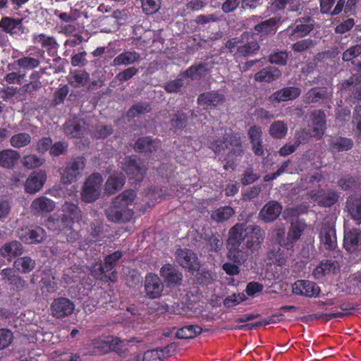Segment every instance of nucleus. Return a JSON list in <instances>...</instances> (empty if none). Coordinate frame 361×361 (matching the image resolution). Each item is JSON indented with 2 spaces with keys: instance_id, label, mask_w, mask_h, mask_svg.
I'll list each match as a JSON object with an SVG mask.
<instances>
[{
  "instance_id": "aec40b11",
  "label": "nucleus",
  "mask_w": 361,
  "mask_h": 361,
  "mask_svg": "<svg viewBox=\"0 0 361 361\" xmlns=\"http://www.w3.org/2000/svg\"><path fill=\"white\" fill-rule=\"evenodd\" d=\"M320 291L319 287L313 281L298 280L293 285V293L305 297H317Z\"/></svg>"
},
{
  "instance_id": "774afa93",
  "label": "nucleus",
  "mask_w": 361,
  "mask_h": 361,
  "mask_svg": "<svg viewBox=\"0 0 361 361\" xmlns=\"http://www.w3.org/2000/svg\"><path fill=\"white\" fill-rule=\"evenodd\" d=\"M142 8L147 15L154 14L160 8L159 0H140Z\"/></svg>"
},
{
  "instance_id": "c85d7f7f",
  "label": "nucleus",
  "mask_w": 361,
  "mask_h": 361,
  "mask_svg": "<svg viewBox=\"0 0 361 361\" xmlns=\"http://www.w3.org/2000/svg\"><path fill=\"white\" fill-rule=\"evenodd\" d=\"M30 207L35 214L49 213L54 209L55 202L45 196H41L32 202Z\"/></svg>"
},
{
  "instance_id": "e433bc0d",
  "label": "nucleus",
  "mask_w": 361,
  "mask_h": 361,
  "mask_svg": "<svg viewBox=\"0 0 361 361\" xmlns=\"http://www.w3.org/2000/svg\"><path fill=\"white\" fill-rule=\"evenodd\" d=\"M109 352H114L123 358L127 357L128 354L126 341L117 336L109 337Z\"/></svg>"
},
{
  "instance_id": "bb28decb",
  "label": "nucleus",
  "mask_w": 361,
  "mask_h": 361,
  "mask_svg": "<svg viewBox=\"0 0 361 361\" xmlns=\"http://www.w3.org/2000/svg\"><path fill=\"white\" fill-rule=\"evenodd\" d=\"M281 76V71L275 66H267L255 73V80L259 82L270 83L277 80Z\"/></svg>"
},
{
  "instance_id": "b1692460",
  "label": "nucleus",
  "mask_w": 361,
  "mask_h": 361,
  "mask_svg": "<svg viewBox=\"0 0 361 361\" xmlns=\"http://www.w3.org/2000/svg\"><path fill=\"white\" fill-rule=\"evenodd\" d=\"M24 252L22 243L18 240H11L0 248V255L11 262L13 258L20 256Z\"/></svg>"
},
{
  "instance_id": "f3484780",
  "label": "nucleus",
  "mask_w": 361,
  "mask_h": 361,
  "mask_svg": "<svg viewBox=\"0 0 361 361\" xmlns=\"http://www.w3.org/2000/svg\"><path fill=\"white\" fill-rule=\"evenodd\" d=\"M47 180V174L44 171H32L24 184L25 191L29 194H36L42 188Z\"/></svg>"
},
{
  "instance_id": "20e7f679",
  "label": "nucleus",
  "mask_w": 361,
  "mask_h": 361,
  "mask_svg": "<svg viewBox=\"0 0 361 361\" xmlns=\"http://www.w3.org/2000/svg\"><path fill=\"white\" fill-rule=\"evenodd\" d=\"M86 159L83 157H76L66 164L64 169H61V180L63 184L75 182L82 176L85 167Z\"/></svg>"
},
{
  "instance_id": "dca6fc26",
  "label": "nucleus",
  "mask_w": 361,
  "mask_h": 361,
  "mask_svg": "<svg viewBox=\"0 0 361 361\" xmlns=\"http://www.w3.org/2000/svg\"><path fill=\"white\" fill-rule=\"evenodd\" d=\"M282 209L283 207L278 201H269L260 209L259 218L264 223H272L279 217Z\"/></svg>"
},
{
  "instance_id": "f257e3e1",
  "label": "nucleus",
  "mask_w": 361,
  "mask_h": 361,
  "mask_svg": "<svg viewBox=\"0 0 361 361\" xmlns=\"http://www.w3.org/2000/svg\"><path fill=\"white\" fill-rule=\"evenodd\" d=\"M209 148L215 154H221L229 149L224 157L226 164L224 168L226 170L234 169L238 157H241L244 154L241 137L237 133L225 132L222 136L213 137L209 143Z\"/></svg>"
},
{
  "instance_id": "680f3d73",
  "label": "nucleus",
  "mask_w": 361,
  "mask_h": 361,
  "mask_svg": "<svg viewBox=\"0 0 361 361\" xmlns=\"http://www.w3.org/2000/svg\"><path fill=\"white\" fill-rule=\"evenodd\" d=\"M260 175L255 173L253 167L249 166L243 171L241 183L244 185H250L259 179Z\"/></svg>"
},
{
  "instance_id": "6e6552de",
  "label": "nucleus",
  "mask_w": 361,
  "mask_h": 361,
  "mask_svg": "<svg viewBox=\"0 0 361 361\" xmlns=\"http://www.w3.org/2000/svg\"><path fill=\"white\" fill-rule=\"evenodd\" d=\"M310 199L319 207H330L334 205L340 197L339 192L333 190H312L307 194Z\"/></svg>"
},
{
  "instance_id": "0eeeda50",
  "label": "nucleus",
  "mask_w": 361,
  "mask_h": 361,
  "mask_svg": "<svg viewBox=\"0 0 361 361\" xmlns=\"http://www.w3.org/2000/svg\"><path fill=\"white\" fill-rule=\"evenodd\" d=\"M121 168L130 178L138 182L143 179L147 170L144 161L134 155L126 157Z\"/></svg>"
},
{
  "instance_id": "2eb2a0df",
  "label": "nucleus",
  "mask_w": 361,
  "mask_h": 361,
  "mask_svg": "<svg viewBox=\"0 0 361 361\" xmlns=\"http://www.w3.org/2000/svg\"><path fill=\"white\" fill-rule=\"evenodd\" d=\"M265 231L257 225H249L246 241L243 244L247 250H258L263 243Z\"/></svg>"
},
{
  "instance_id": "4c0bfd02",
  "label": "nucleus",
  "mask_w": 361,
  "mask_h": 361,
  "mask_svg": "<svg viewBox=\"0 0 361 361\" xmlns=\"http://www.w3.org/2000/svg\"><path fill=\"white\" fill-rule=\"evenodd\" d=\"M67 80L71 86L78 88L87 84L90 80V75L84 70H75L69 73Z\"/></svg>"
},
{
  "instance_id": "412c9836",
  "label": "nucleus",
  "mask_w": 361,
  "mask_h": 361,
  "mask_svg": "<svg viewBox=\"0 0 361 361\" xmlns=\"http://www.w3.org/2000/svg\"><path fill=\"white\" fill-rule=\"evenodd\" d=\"M225 97L218 91H208L200 94L197 99L199 105L206 106L207 109L216 108L224 103Z\"/></svg>"
},
{
  "instance_id": "a18cd8bd",
  "label": "nucleus",
  "mask_w": 361,
  "mask_h": 361,
  "mask_svg": "<svg viewBox=\"0 0 361 361\" xmlns=\"http://www.w3.org/2000/svg\"><path fill=\"white\" fill-rule=\"evenodd\" d=\"M323 179L324 176L320 172L308 173L300 178L298 185L302 189L306 190L315 187L317 183L321 182Z\"/></svg>"
},
{
  "instance_id": "79ce46f5",
  "label": "nucleus",
  "mask_w": 361,
  "mask_h": 361,
  "mask_svg": "<svg viewBox=\"0 0 361 361\" xmlns=\"http://www.w3.org/2000/svg\"><path fill=\"white\" fill-rule=\"evenodd\" d=\"M125 183V178L121 174L110 176L105 183V191L109 195L121 190Z\"/></svg>"
},
{
  "instance_id": "4be33fe9",
  "label": "nucleus",
  "mask_w": 361,
  "mask_h": 361,
  "mask_svg": "<svg viewBox=\"0 0 361 361\" xmlns=\"http://www.w3.org/2000/svg\"><path fill=\"white\" fill-rule=\"evenodd\" d=\"M280 23L281 18L272 17L255 25L254 30L261 37L273 36L276 34Z\"/></svg>"
},
{
  "instance_id": "3c124183",
  "label": "nucleus",
  "mask_w": 361,
  "mask_h": 361,
  "mask_svg": "<svg viewBox=\"0 0 361 361\" xmlns=\"http://www.w3.org/2000/svg\"><path fill=\"white\" fill-rule=\"evenodd\" d=\"M188 117L186 114L178 112L173 115L171 119V130L174 133L182 130L188 125Z\"/></svg>"
},
{
  "instance_id": "de8ad7c7",
  "label": "nucleus",
  "mask_w": 361,
  "mask_h": 361,
  "mask_svg": "<svg viewBox=\"0 0 361 361\" xmlns=\"http://www.w3.org/2000/svg\"><path fill=\"white\" fill-rule=\"evenodd\" d=\"M202 329L198 325H187L176 331V337L180 339L192 338L200 334Z\"/></svg>"
},
{
  "instance_id": "9b49d317",
  "label": "nucleus",
  "mask_w": 361,
  "mask_h": 361,
  "mask_svg": "<svg viewBox=\"0 0 361 361\" xmlns=\"http://www.w3.org/2000/svg\"><path fill=\"white\" fill-rule=\"evenodd\" d=\"M164 286L161 279L155 274L146 275L144 283L145 295L149 299H157L161 296Z\"/></svg>"
},
{
  "instance_id": "8fccbe9b",
  "label": "nucleus",
  "mask_w": 361,
  "mask_h": 361,
  "mask_svg": "<svg viewBox=\"0 0 361 361\" xmlns=\"http://www.w3.org/2000/svg\"><path fill=\"white\" fill-rule=\"evenodd\" d=\"M288 132L286 123L281 121H274L271 124L269 129V135L274 139L283 138Z\"/></svg>"
},
{
  "instance_id": "69168bd1",
  "label": "nucleus",
  "mask_w": 361,
  "mask_h": 361,
  "mask_svg": "<svg viewBox=\"0 0 361 361\" xmlns=\"http://www.w3.org/2000/svg\"><path fill=\"white\" fill-rule=\"evenodd\" d=\"M92 352L95 354L104 355L109 353V337L107 340L94 339L92 341Z\"/></svg>"
},
{
  "instance_id": "a19ab883",
  "label": "nucleus",
  "mask_w": 361,
  "mask_h": 361,
  "mask_svg": "<svg viewBox=\"0 0 361 361\" xmlns=\"http://www.w3.org/2000/svg\"><path fill=\"white\" fill-rule=\"evenodd\" d=\"M328 97L327 90L325 87H313L304 96L305 104L317 103Z\"/></svg>"
},
{
  "instance_id": "f03ea898",
  "label": "nucleus",
  "mask_w": 361,
  "mask_h": 361,
  "mask_svg": "<svg viewBox=\"0 0 361 361\" xmlns=\"http://www.w3.org/2000/svg\"><path fill=\"white\" fill-rule=\"evenodd\" d=\"M136 197L133 190H126L113 198L111 204L104 210L106 219L114 223H123L130 221L133 210L128 208Z\"/></svg>"
},
{
  "instance_id": "6ab92c4d",
  "label": "nucleus",
  "mask_w": 361,
  "mask_h": 361,
  "mask_svg": "<svg viewBox=\"0 0 361 361\" xmlns=\"http://www.w3.org/2000/svg\"><path fill=\"white\" fill-rule=\"evenodd\" d=\"M249 225L245 223H238L231 227L228 231V244L232 246H242L246 241Z\"/></svg>"
},
{
  "instance_id": "052dcab7",
  "label": "nucleus",
  "mask_w": 361,
  "mask_h": 361,
  "mask_svg": "<svg viewBox=\"0 0 361 361\" xmlns=\"http://www.w3.org/2000/svg\"><path fill=\"white\" fill-rule=\"evenodd\" d=\"M316 45V42L307 38L299 40L291 45V49L294 52L301 53L307 51Z\"/></svg>"
},
{
  "instance_id": "7c9ffc66",
  "label": "nucleus",
  "mask_w": 361,
  "mask_h": 361,
  "mask_svg": "<svg viewBox=\"0 0 361 361\" xmlns=\"http://www.w3.org/2000/svg\"><path fill=\"white\" fill-rule=\"evenodd\" d=\"M346 209L353 219L361 224V196H350L347 199Z\"/></svg>"
},
{
  "instance_id": "4d7b16f0",
  "label": "nucleus",
  "mask_w": 361,
  "mask_h": 361,
  "mask_svg": "<svg viewBox=\"0 0 361 361\" xmlns=\"http://www.w3.org/2000/svg\"><path fill=\"white\" fill-rule=\"evenodd\" d=\"M44 159L36 154H27L23 157L22 165L27 169H33L43 165Z\"/></svg>"
},
{
  "instance_id": "6e6d98bb",
  "label": "nucleus",
  "mask_w": 361,
  "mask_h": 361,
  "mask_svg": "<svg viewBox=\"0 0 361 361\" xmlns=\"http://www.w3.org/2000/svg\"><path fill=\"white\" fill-rule=\"evenodd\" d=\"M259 49V44L257 40L247 42L245 44L239 46L237 53L240 56L246 57L256 54Z\"/></svg>"
},
{
  "instance_id": "1a4fd4ad",
  "label": "nucleus",
  "mask_w": 361,
  "mask_h": 361,
  "mask_svg": "<svg viewBox=\"0 0 361 361\" xmlns=\"http://www.w3.org/2000/svg\"><path fill=\"white\" fill-rule=\"evenodd\" d=\"M160 276L167 287L180 286L183 283V275L177 266L167 263L160 269Z\"/></svg>"
},
{
  "instance_id": "423d86ee",
  "label": "nucleus",
  "mask_w": 361,
  "mask_h": 361,
  "mask_svg": "<svg viewBox=\"0 0 361 361\" xmlns=\"http://www.w3.org/2000/svg\"><path fill=\"white\" fill-rule=\"evenodd\" d=\"M102 181V176L98 173L89 176L82 188V201L90 203L97 200L101 194Z\"/></svg>"
},
{
  "instance_id": "0e129e2a",
  "label": "nucleus",
  "mask_w": 361,
  "mask_h": 361,
  "mask_svg": "<svg viewBox=\"0 0 361 361\" xmlns=\"http://www.w3.org/2000/svg\"><path fill=\"white\" fill-rule=\"evenodd\" d=\"M288 59V53L286 51H276L269 56V61L272 64L285 66Z\"/></svg>"
},
{
  "instance_id": "5fc2aeb1",
  "label": "nucleus",
  "mask_w": 361,
  "mask_h": 361,
  "mask_svg": "<svg viewBox=\"0 0 361 361\" xmlns=\"http://www.w3.org/2000/svg\"><path fill=\"white\" fill-rule=\"evenodd\" d=\"M138 73V68L135 66L128 67L116 74L115 78L111 82V84L116 83L118 82L119 85L130 80L133 77L137 75Z\"/></svg>"
},
{
  "instance_id": "37998d69",
  "label": "nucleus",
  "mask_w": 361,
  "mask_h": 361,
  "mask_svg": "<svg viewBox=\"0 0 361 361\" xmlns=\"http://www.w3.org/2000/svg\"><path fill=\"white\" fill-rule=\"evenodd\" d=\"M32 141L31 135L25 132H20L12 135L9 143L15 149H20L28 146Z\"/></svg>"
},
{
  "instance_id": "39448f33",
  "label": "nucleus",
  "mask_w": 361,
  "mask_h": 361,
  "mask_svg": "<svg viewBox=\"0 0 361 361\" xmlns=\"http://www.w3.org/2000/svg\"><path fill=\"white\" fill-rule=\"evenodd\" d=\"M321 245L326 250H334L337 247L335 229V218L332 216L325 218L319 233Z\"/></svg>"
},
{
  "instance_id": "c9c22d12",
  "label": "nucleus",
  "mask_w": 361,
  "mask_h": 361,
  "mask_svg": "<svg viewBox=\"0 0 361 361\" xmlns=\"http://www.w3.org/2000/svg\"><path fill=\"white\" fill-rule=\"evenodd\" d=\"M159 142L149 137L139 138L135 143L134 149L136 152L152 154L157 151Z\"/></svg>"
},
{
  "instance_id": "338daca9",
  "label": "nucleus",
  "mask_w": 361,
  "mask_h": 361,
  "mask_svg": "<svg viewBox=\"0 0 361 361\" xmlns=\"http://www.w3.org/2000/svg\"><path fill=\"white\" fill-rule=\"evenodd\" d=\"M16 62L20 68L27 70L34 69L38 67L40 64L39 59L30 56L22 57L19 59Z\"/></svg>"
},
{
  "instance_id": "a878e982",
  "label": "nucleus",
  "mask_w": 361,
  "mask_h": 361,
  "mask_svg": "<svg viewBox=\"0 0 361 361\" xmlns=\"http://www.w3.org/2000/svg\"><path fill=\"white\" fill-rule=\"evenodd\" d=\"M329 149L332 152H346L353 147L352 139L341 136H331L328 140Z\"/></svg>"
},
{
  "instance_id": "72a5a7b5",
  "label": "nucleus",
  "mask_w": 361,
  "mask_h": 361,
  "mask_svg": "<svg viewBox=\"0 0 361 361\" xmlns=\"http://www.w3.org/2000/svg\"><path fill=\"white\" fill-rule=\"evenodd\" d=\"M140 61V54L135 51H125L114 58L112 66H130Z\"/></svg>"
},
{
  "instance_id": "ddd939ff",
  "label": "nucleus",
  "mask_w": 361,
  "mask_h": 361,
  "mask_svg": "<svg viewBox=\"0 0 361 361\" xmlns=\"http://www.w3.org/2000/svg\"><path fill=\"white\" fill-rule=\"evenodd\" d=\"M63 130L68 137L80 138L86 133L87 125L84 119L74 118L63 124Z\"/></svg>"
},
{
  "instance_id": "4468645a",
  "label": "nucleus",
  "mask_w": 361,
  "mask_h": 361,
  "mask_svg": "<svg viewBox=\"0 0 361 361\" xmlns=\"http://www.w3.org/2000/svg\"><path fill=\"white\" fill-rule=\"evenodd\" d=\"M301 94V90L295 86L284 87L274 93L268 98V100L272 104H279L281 102L292 101L297 99Z\"/></svg>"
},
{
  "instance_id": "f704fd0d",
  "label": "nucleus",
  "mask_w": 361,
  "mask_h": 361,
  "mask_svg": "<svg viewBox=\"0 0 361 361\" xmlns=\"http://www.w3.org/2000/svg\"><path fill=\"white\" fill-rule=\"evenodd\" d=\"M314 136L321 137L326 129V115L322 110H315L311 114Z\"/></svg>"
},
{
  "instance_id": "f8f14e48",
  "label": "nucleus",
  "mask_w": 361,
  "mask_h": 361,
  "mask_svg": "<svg viewBox=\"0 0 361 361\" xmlns=\"http://www.w3.org/2000/svg\"><path fill=\"white\" fill-rule=\"evenodd\" d=\"M343 247L351 254H357L361 251V231L359 228H353L345 231Z\"/></svg>"
},
{
  "instance_id": "13d9d810",
  "label": "nucleus",
  "mask_w": 361,
  "mask_h": 361,
  "mask_svg": "<svg viewBox=\"0 0 361 361\" xmlns=\"http://www.w3.org/2000/svg\"><path fill=\"white\" fill-rule=\"evenodd\" d=\"M90 235L94 238L97 239L104 236V224L99 219H94L90 224L89 228Z\"/></svg>"
},
{
  "instance_id": "c756f323",
  "label": "nucleus",
  "mask_w": 361,
  "mask_h": 361,
  "mask_svg": "<svg viewBox=\"0 0 361 361\" xmlns=\"http://www.w3.org/2000/svg\"><path fill=\"white\" fill-rule=\"evenodd\" d=\"M227 257L234 263L240 265L243 264L249 256L248 250L243 245L242 246L227 245Z\"/></svg>"
},
{
  "instance_id": "864d4df0",
  "label": "nucleus",
  "mask_w": 361,
  "mask_h": 361,
  "mask_svg": "<svg viewBox=\"0 0 361 361\" xmlns=\"http://www.w3.org/2000/svg\"><path fill=\"white\" fill-rule=\"evenodd\" d=\"M151 110L150 105L147 102H137L133 104L127 112L128 119L134 118L141 114L149 112Z\"/></svg>"
},
{
  "instance_id": "7ed1b4c3",
  "label": "nucleus",
  "mask_w": 361,
  "mask_h": 361,
  "mask_svg": "<svg viewBox=\"0 0 361 361\" xmlns=\"http://www.w3.org/2000/svg\"><path fill=\"white\" fill-rule=\"evenodd\" d=\"M175 258L176 262L180 267L191 274L198 272L199 274L203 275L204 278H210L211 274L208 271H200V262L198 257L192 250L188 248H178L175 252Z\"/></svg>"
},
{
  "instance_id": "603ef678",
  "label": "nucleus",
  "mask_w": 361,
  "mask_h": 361,
  "mask_svg": "<svg viewBox=\"0 0 361 361\" xmlns=\"http://www.w3.org/2000/svg\"><path fill=\"white\" fill-rule=\"evenodd\" d=\"M185 78V76H182L180 73L176 79L165 82L163 87L168 93H178L184 86Z\"/></svg>"
},
{
  "instance_id": "c03bdc74",
  "label": "nucleus",
  "mask_w": 361,
  "mask_h": 361,
  "mask_svg": "<svg viewBox=\"0 0 361 361\" xmlns=\"http://www.w3.org/2000/svg\"><path fill=\"white\" fill-rule=\"evenodd\" d=\"M269 264H276L278 266H283L286 262V257L284 256L283 250L281 247H273L269 249L267 254Z\"/></svg>"
},
{
  "instance_id": "473e14b6",
  "label": "nucleus",
  "mask_w": 361,
  "mask_h": 361,
  "mask_svg": "<svg viewBox=\"0 0 361 361\" xmlns=\"http://www.w3.org/2000/svg\"><path fill=\"white\" fill-rule=\"evenodd\" d=\"M61 212L70 223L78 222L82 219V213L77 204L66 201L61 206Z\"/></svg>"
},
{
  "instance_id": "09e8293b",
  "label": "nucleus",
  "mask_w": 361,
  "mask_h": 361,
  "mask_svg": "<svg viewBox=\"0 0 361 361\" xmlns=\"http://www.w3.org/2000/svg\"><path fill=\"white\" fill-rule=\"evenodd\" d=\"M14 267L21 273L30 272L35 267V261L30 257L17 258L13 263Z\"/></svg>"
},
{
  "instance_id": "a211bd4d",
  "label": "nucleus",
  "mask_w": 361,
  "mask_h": 361,
  "mask_svg": "<svg viewBox=\"0 0 361 361\" xmlns=\"http://www.w3.org/2000/svg\"><path fill=\"white\" fill-rule=\"evenodd\" d=\"M18 237L26 244H37L42 243L46 238V233L42 228L35 226L21 229L18 231Z\"/></svg>"
},
{
  "instance_id": "e2e57ef3",
  "label": "nucleus",
  "mask_w": 361,
  "mask_h": 361,
  "mask_svg": "<svg viewBox=\"0 0 361 361\" xmlns=\"http://www.w3.org/2000/svg\"><path fill=\"white\" fill-rule=\"evenodd\" d=\"M35 41L40 43L44 48L54 49L58 44L54 37L47 36L44 34H39L35 37Z\"/></svg>"
},
{
  "instance_id": "49530a36",
  "label": "nucleus",
  "mask_w": 361,
  "mask_h": 361,
  "mask_svg": "<svg viewBox=\"0 0 361 361\" xmlns=\"http://www.w3.org/2000/svg\"><path fill=\"white\" fill-rule=\"evenodd\" d=\"M21 27L22 19L3 17L0 20V28H2V30L7 33H16V29L20 30Z\"/></svg>"
},
{
  "instance_id": "bf43d9fd",
  "label": "nucleus",
  "mask_w": 361,
  "mask_h": 361,
  "mask_svg": "<svg viewBox=\"0 0 361 361\" xmlns=\"http://www.w3.org/2000/svg\"><path fill=\"white\" fill-rule=\"evenodd\" d=\"M353 131L355 135L361 138V105L356 106L352 117Z\"/></svg>"
},
{
  "instance_id": "5701e85b",
  "label": "nucleus",
  "mask_w": 361,
  "mask_h": 361,
  "mask_svg": "<svg viewBox=\"0 0 361 361\" xmlns=\"http://www.w3.org/2000/svg\"><path fill=\"white\" fill-rule=\"evenodd\" d=\"M296 23L298 24L292 30L290 37L302 38L308 35L314 27V20L310 16L298 18L296 20Z\"/></svg>"
},
{
  "instance_id": "2f4dec72",
  "label": "nucleus",
  "mask_w": 361,
  "mask_h": 361,
  "mask_svg": "<svg viewBox=\"0 0 361 361\" xmlns=\"http://www.w3.org/2000/svg\"><path fill=\"white\" fill-rule=\"evenodd\" d=\"M20 159V154L16 150L7 149L0 152V166L4 169H13Z\"/></svg>"
},
{
  "instance_id": "393cba45",
  "label": "nucleus",
  "mask_w": 361,
  "mask_h": 361,
  "mask_svg": "<svg viewBox=\"0 0 361 361\" xmlns=\"http://www.w3.org/2000/svg\"><path fill=\"white\" fill-rule=\"evenodd\" d=\"M210 68L207 63L194 64L187 70L181 72V75L191 80H199L204 78L209 72Z\"/></svg>"
},
{
  "instance_id": "cd10ccee",
  "label": "nucleus",
  "mask_w": 361,
  "mask_h": 361,
  "mask_svg": "<svg viewBox=\"0 0 361 361\" xmlns=\"http://www.w3.org/2000/svg\"><path fill=\"white\" fill-rule=\"evenodd\" d=\"M305 228V224L299 220L291 222L286 235L288 250H290L293 247L295 243L300 239Z\"/></svg>"
},
{
  "instance_id": "58836bf2",
  "label": "nucleus",
  "mask_w": 361,
  "mask_h": 361,
  "mask_svg": "<svg viewBox=\"0 0 361 361\" xmlns=\"http://www.w3.org/2000/svg\"><path fill=\"white\" fill-rule=\"evenodd\" d=\"M342 90L352 92V97L357 99L361 100V84L358 77L353 76L345 80L342 83Z\"/></svg>"
},
{
  "instance_id": "ea45409f",
  "label": "nucleus",
  "mask_w": 361,
  "mask_h": 361,
  "mask_svg": "<svg viewBox=\"0 0 361 361\" xmlns=\"http://www.w3.org/2000/svg\"><path fill=\"white\" fill-rule=\"evenodd\" d=\"M235 214L234 209L230 206H223L213 210L211 219L218 224L229 220Z\"/></svg>"
},
{
  "instance_id": "9d476101",
  "label": "nucleus",
  "mask_w": 361,
  "mask_h": 361,
  "mask_svg": "<svg viewBox=\"0 0 361 361\" xmlns=\"http://www.w3.org/2000/svg\"><path fill=\"white\" fill-rule=\"evenodd\" d=\"M75 305L70 299L59 297L54 299L51 304V314L56 319H63L73 312Z\"/></svg>"
}]
</instances>
